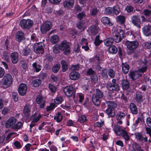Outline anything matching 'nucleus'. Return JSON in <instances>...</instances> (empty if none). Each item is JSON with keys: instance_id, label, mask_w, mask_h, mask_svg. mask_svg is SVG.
Returning <instances> with one entry per match:
<instances>
[{"instance_id": "obj_1", "label": "nucleus", "mask_w": 151, "mask_h": 151, "mask_svg": "<svg viewBox=\"0 0 151 151\" xmlns=\"http://www.w3.org/2000/svg\"><path fill=\"white\" fill-rule=\"evenodd\" d=\"M13 82V78L12 75L9 73L5 74L1 81L0 82V85L2 88H6L12 85Z\"/></svg>"}, {"instance_id": "obj_2", "label": "nucleus", "mask_w": 151, "mask_h": 151, "mask_svg": "<svg viewBox=\"0 0 151 151\" xmlns=\"http://www.w3.org/2000/svg\"><path fill=\"white\" fill-rule=\"evenodd\" d=\"M70 43L65 40L63 41L59 45V47L63 54L66 55H68L70 52Z\"/></svg>"}, {"instance_id": "obj_3", "label": "nucleus", "mask_w": 151, "mask_h": 151, "mask_svg": "<svg viewBox=\"0 0 151 151\" xmlns=\"http://www.w3.org/2000/svg\"><path fill=\"white\" fill-rule=\"evenodd\" d=\"M125 45L128 50H127V54L130 55L133 53L134 50L137 47L139 43L137 41H130L127 40L126 42Z\"/></svg>"}, {"instance_id": "obj_4", "label": "nucleus", "mask_w": 151, "mask_h": 151, "mask_svg": "<svg viewBox=\"0 0 151 151\" xmlns=\"http://www.w3.org/2000/svg\"><path fill=\"white\" fill-rule=\"evenodd\" d=\"M108 90L113 91H118L120 90V87L119 84L116 82L115 79H112L111 82L107 83L106 86Z\"/></svg>"}, {"instance_id": "obj_5", "label": "nucleus", "mask_w": 151, "mask_h": 151, "mask_svg": "<svg viewBox=\"0 0 151 151\" xmlns=\"http://www.w3.org/2000/svg\"><path fill=\"white\" fill-rule=\"evenodd\" d=\"M120 11L119 7L118 6H114L112 7H109L105 9V14L109 15H118Z\"/></svg>"}, {"instance_id": "obj_6", "label": "nucleus", "mask_w": 151, "mask_h": 151, "mask_svg": "<svg viewBox=\"0 0 151 151\" xmlns=\"http://www.w3.org/2000/svg\"><path fill=\"white\" fill-rule=\"evenodd\" d=\"M45 45L43 43L40 42L35 44L33 46L34 52L37 54H43L44 53V47Z\"/></svg>"}, {"instance_id": "obj_7", "label": "nucleus", "mask_w": 151, "mask_h": 151, "mask_svg": "<svg viewBox=\"0 0 151 151\" xmlns=\"http://www.w3.org/2000/svg\"><path fill=\"white\" fill-rule=\"evenodd\" d=\"M21 27L23 29H29L33 25V22L30 19H23L20 22Z\"/></svg>"}, {"instance_id": "obj_8", "label": "nucleus", "mask_w": 151, "mask_h": 151, "mask_svg": "<svg viewBox=\"0 0 151 151\" xmlns=\"http://www.w3.org/2000/svg\"><path fill=\"white\" fill-rule=\"evenodd\" d=\"M51 27V22L49 21H46L41 26L40 28L41 32L43 34H45L50 30Z\"/></svg>"}, {"instance_id": "obj_9", "label": "nucleus", "mask_w": 151, "mask_h": 151, "mask_svg": "<svg viewBox=\"0 0 151 151\" xmlns=\"http://www.w3.org/2000/svg\"><path fill=\"white\" fill-rule=\"evenodd\" d=\"M63 91L67 96L70 97L73 95V97H74L75 92L73 86H69L65 87L64 88Z\"/></svg>"}, {"instance_id": "obj_10", "label": "nucleus", "mask_w": 151, "mask_h": 151, "mask_svg": "<svg viewBox=\"0 0 151 151\" xmlns=\"http://www.w3.org/2000/svg\"><path fill=\"white\" fill-rule=\"evenodd\" d=\"M114 40L116 43L120 42L124 36V33L122 30L120 29L119 32L116 33L113 35Z\"/></svg>"}, {"instance_id": "obj_11", "label": "nucleus", "mask_w": 151, "mask_h": 151, "mask_svg": "<svg viewBox=\"0 0 151 151\" xmlns=\"http://www.w3.org/2000/svg\"><path fill=\"white\" fill-rule=\"evenodd\" d=\"M132 23L139 28L141 27V22L139 17L137 15L133 16L131 17Z\"/></svg>"}, {"instance_id": "obj_12", "label": "nucleus", "mask_w": 151, "mask_h": 151, "mask_svg": "<svg viewBox=\"0 0 151 151\" xmlns=\"http://www.w3.org/2000/svg\"><path fill=\"white\" fill-rule=\"evenodd\" d=\"M27 86L25 84H21L18 88V91L19 94L22 96L24 95L27 93Z\"/></svg>"}, {"instance_id": "obj_13", "label": "nucleus", "mask_w": 151, "mask_h": 151, "mask_svg": "<svg viewBox=\"0 0 151 151\" xmlns=\"http://www.w3.org/2000/svg\"><path fill=\"white\" fill-rule=\"evenodd\" d=\"M10 59L13 64H17L18 62L19 59L18 53L16 52L12 53L10 55Z\"/></svg>"}, {"instance_id": "obj_14", "label": "nucleus", "mask_w": 151, "mask_h": 151, "mask_svg": "<svg viewBox=\"0 0 151 151\" xmlns=\"http://www.w3.org/2000/svg\"><path fill=\"white\" fill-rule=\"evenodd\" d=\"M17 122L16 119L13 117H10L6 122L5 123V127L7 128H9L14 125Z\"/></svg>"}, {"instance_id": "obj_15", "label": "nucleus", "mask_w": 151, "mask_h": 151, "mask_svg": "<svg viewBox=\"0 0 151 151\" xmlns=\"http://www.w3.org/2000/svg\"><path fill=\"white\" fill-rule=\"evenodd\" d=\"M142 75L139 73L137 71L130 72L129 74V76L130 78L132 80H135L138 78L139 77L141 76Z\"/></svg>"}, {"instance_id": "obj_16", "label": "nucleus", "mask_w": 151, "mask_h": 151, "mask_svg": "<svg viewBox=\"0 0 151 151\" xmlns=\"http://www.w3.org/2000/svg\"><path fill=\"white\" fill-rule=\"evenodd\" d=\"M125 116V114L122 111L118 112L116 116V119L117 121V123L122 124V120L124 119Z\"/></svg>"}, {"instance_id": "obj_17", "label": "nucleus", "mask_w": 151, "mask_h": 151, "mask_svg": "<svg viewBox=\"0 0 151 151\" xmlns=\"http://www.w3.org/2000/svg\"><path fill=\"white\" fill-rule=\"evenodd\" d=\"M79 73L76 71H73L70 72L69 74L70 79L73 81H76L79 79L80 77Z\"/></svg>"}, {"instance_id": "obj_18", "label": "nucleus", "mask_w": 151, "mask_h": 151, "mask_svg": "<svg viewBox=\"0 0 151 151\" xmlns=\"http://www.w3.org/2000/svg\"><path fill=\"white\" fill-rule=\"evenodd\" d=\"M136 138L139 141L141 142H147V137L145 136V137L143 136L142 134L140 132H137L134 134Z\"/></svg>"}, {"instance_id": "obj_19", "label": "nucleus", "mask_w": 151, "mask_h": 151, "mask_svg": "<svg viewBox=\"0 0 151 151\" xmlns=\"http://www.w3.org/2000/svg\"><path fill=\"white\" fill-rule=\"evenodd\" d=\"M110 19L107 17H102L101 21L103 24L108 27L112 26L114 24L111 23L110 21Z\"/></svg>"}, {"instance_id": "obj_20", "label": "nucleus", "mask_w": 151, "mask_h": 151, "mask_svg": "<svg viewBox=\"0 0 151 151\" xmlns=\"http://www.w3.org/2000/svg\"><path fill=\"white\" fill-rule=\"evenodd\" d=\"M143 33L146 36L151 35V26L146 25L142 28Z\"/></svg>"}, {"instance_id": "obj_21", "label": "nucleus", "mask_w": 151, "mask_h": 151, "mask_svg": "<svg viewBox=\"0 0 151 151\" xmlns=\"http://www.w3.org/2000/svg\"><path fill=\"white\" fill-rule=\"evenodd\" d=\"M104 104L106 105L107 108L115 109L117 107V104L113 101H106Z\"/></svg>"}, {"instance_id": "obj_22", "label": "nucleus", "mask_w": 151, "mask_h": 151, "mask_svg": "<svg viewBox=\"0 0 151 151\" xmlns=\"http://www.w3.org/2000/svg\"><path fill=\"white\" fill-rule=\"evenodd\" d=\"M41 117V116L40 114L35 113L30 117V118L32 120V122H37L40 119Z\"/></svg>"}, {"instance_id": "obj_23", "label": "nucleus", "mask_w": 151, "mask_h": 151, "mask_svg": "<svg viewBox=\"0 0 151 151\" xmlns=\"http://www.w3.org/2000/svg\"><path fill=\"white\" fill-rule=\"evenodd\" d=\"M129 108L131 112L133 114H136L138 113V111L136 105L133 103L129 104Z\"/></svg>"}, {"instance_id": "obj_24", "label": "nucleus", "mask_w": 151, "mask_h": 151, "mask_svg": "<svg viewBox=\"0 0 151 151\" xmlns=\"http://www.w3.org/2000/svg\"><path fill=\"white\" fill-rule=\"evenodd\" d=\"M121 85L122 89L124 90H127L129 87L130 84L129 81L126 79L121 80Z\"/></svg>"}, {"instance_id": "obj_25", "label": "nucleus", "mask_w": 151, "mask_h": 151, "mask_svg": "<svg viewBox=\"0 0 151 151\" xmlns=\"http://www.w3.org/2000/svg\"><path fill=\"white\" fill-rule=\"evenodd\" d=\"M24 32L21 31L17 32L16 34V40L20 42L24 38Z\"/></svg>"}, {"instance_id": "obj_26", "label": "nucleus", "mask_w": 151, "mask_h": 151, "mask_svg": "<svg viewBox=\"0 0 151 151\" xmlns=\"http://www.w3.org/2000/svg\"><path fill=\"white\" fill-rule=\"evenodd\" d=\"M30 107L29 104L26 105L24 107L23 109V113L26 117L29 116L30 113Z\"/></svg>"}, {"instance_id": "obj_27", "label": "nucleus", "mask_w": 151, "mask_h": 151, "mask_svg": "<svg viewBox=\"0 0 151 151\" xmlns=\"http://www.w3.org/2000/svg\"><path fill=\"white\" fill-rule=\"evenodd\" d=\"M115 109L107 108L106 110V113L108 117H113L115 115Z\"/></svg>"}, {"instance_id": "obj_28", "label": "nucleus", "mask_w": 151, "mask_h": 151, "mask_svg": "<svg viewBox=\"0 0 151 151\" xmlns=\"http://www.w3.org/2000/svg\"><path fill=\"white\" fill-rule=\"evenodd\" d=\"M90 31L93 35H95L98 32L99 28L96 24L90 27Z\"/></svg>"}, {"instance_id": "obj_29", "label": "nucleus", "mask_w": 151, "mask_h": 151, "mask_svg": "<svg viewBox=\"0 0 151 151\" xmlns=\"http://www.w3.org/2000/svg\"><path fill=\"white\" fill-rule=\"evenodd\" d=\"M122 69L123 72L124 74H127L129 72V65L126 63H122Z\"/></svg>"}, {"instance_id": "obj_30", "label": "nucleus", "mask_w": 151, "mask_h": 151, "mask_svg": "<svg viewBox=\"0 0 151 151\" xmlns=\"http://www.w3.org/2000/svg\"><path fill=\"white\" fill-rule=\"evenodd\" d=\"M31 50L28 47H25L22 51V55L23 56H27L31 54Z\"/></svg>"}, {"instance_id": "obj_31", "label": "nucleus", "mask_w": 151, "mask_h": 151, "mask_svg": "<svg viewBox=\"0 0 151 151\" xmlns=\"http://www.w3.org/2000/svg\"><path fill=\"white\" fill-rule=\"evenodd\" d=\"M74 1L73 0H65L63 2L64 7L67 8L72 7L74 4Z\"/></svg>"}, {"instance_id": "obj_32", "label": "nucleus", "mask_w": 151, "mask_h": 151, "mask_svg": "<svg viewBox=\"0 0 151 151\" xmlns=\"http://www.w3.org/2000/svg\"><path fill=\"white\" fill-rule=\"evenodd\" d=\"M125 19V17L123 15L118 16L116 18L117 22L121 25L124 23Z\"/></svg>"}, {"instance_id": "obj_33", "label": "nucleus", "mask_w": 151, "mask_h": 151, "mask_svg": "<svg viewBox=\"0 0 151 151\" xmlns=\"http://www.w3.org/2000/svg\"><path fill=\"white\" fill-rule=\"evenodd\" d=\"M100 98L93 95L92 97V102L93 104L96 106H98L100 105L101 100Z\"/></svg>"}, {"instance_id": "obj_34", "label": "nucleus", "mask_w": 151, "mask_h": 151, "mask_svg": "<svg viewBox=\"0 0 151 151\" xmlns=\"http://www.w3.org/2000/svg\"><path fill=\"white\" fill-rule=\"evenodd\" d=\"M93 95L98 98L101 99L104 96V93L102 91L98 89L96 90L95 93Z\"/></svg>"}, {"instance_id": "obj_35", "label": "nucleus", "mask_w": 151, "mask_h": 151, "mask_svg": "<svg viewBox=\"0 0 151 151\" xmlns=\"http://www.w3.org/2000/svg\"><path fill=\"white\" fill-rule=\"evenodd\" d=\"M32 66L34 70L36 72H40L42 68V67L40 65L37 64L36 62L32 64Z\"/></svg>"}, {"instance_id": "obj_36", "label": "nucleus", "mask_w": 151, "mask_h": 151, "mask_svg": "<svg viewBox=\"0 0 151 151\" xmlns=\"http://www.w3.org/2000/svg\"><path fill=\"white\" fill-rule=\"evenodd\" d=\"M114 40L111 38L109 37L107 38L104 41V43L106 46H111L113 43Z\"/></svg>"}, {"instance_id": "obj_37", "label": "nucleus", "mask_w": 151, "mask_h": 151, "mask_svg": "<svg viewBox=\"0 0 151 151\" xmlns=\"http://www.w3.org/2000/svg\"><path fill=\"white\" fill-rule=\"evenodd\" d=\"M135 99L137 103L139 104H140L143 101L142 95L140 93H136Z\"/></svg>"}, {"instance_id": "obj_38", "label": "nucleus", "mask_w": 151, "mask_h": 151, "mask_svg": "<svg viewBox=\"0 0 151 151\" xmlns=\"http://www.w3.org/2000/svg\"><path fill=\"white\" fill-rule=\"evenodd\" d=\"M61 64L62 68V71L63 72H65L68 69V65L66 62L63 60L61 61Z\"/></svg>"}, {"instance_id": "obj_39", "label": "nucleus", "mask_w": 151, "mask_h": 151, "mask_svg": "<svg viewBox=\"0 0 151 151\" xmlns=\"http://www.w3.org/2000/svg\"><path fill=\"white\" fill-rule=\"evenodd\" d=\"M108 51L111 54H115L117 52L118 50L115 46L113 45L109 47Z\"/></svg>"}, {"instance_id": "obj_40", "label": "nucleus", "mask_w": 151, "mask_h": 151, "mask_svg": "<svg viewBox=\"0 0 151 151\" xmlns=\"http://www.w3.org/2000/svg\"><path fill=\"white\" fill-rule=\"evenodd\" d=\"M42 81L39 79H36L32 81V86L34 87H37L41 84Z\"/></svg>"}, {"instance_id": "obj_41", "label": "nucleus", "mask_w": 151, "mask_h": 151, "mask_svg": "<svg viewBox=\"0 0 151 151\" xmlns=\"http://www.w3.org/2000/svg\"><path fill=\"white\" fill-rule=\"evenodd\" d=\"M123 130L119 126L117 125L114 127L115 132L118 135L120 136L122 131H123Z\"/></svg>"}, {"instance_id": "obj_42", "label": "nucleus", "mask_w": 151, "mask_h": 151, "mask_svg": "<svg viewBox=\"0 0 151 151\" xmlns=\"http://www.w3.org/2000/svg\"><path fill=\"white\" fill-rule=\"evenodd\" d=\"M63 118V116L62 114L60 113H58L55 115L54 119L58 122H60L61 121Z\"/></svg>"}, {"instance_id": "obj_43", "label": "nucleus", "mask_w": 151, "mask_h": 151, "mask_svg": "<svg viewBox=\"0 0 151 151\" xmlns=\"http://www.w3.org/2000/svg\"><path fill=\"white\" fill-rule=\"evenodd\" d=\"M121 134L120 135H122L125 140L128 141L129 140V136L126 130H123V131H122Z\"/></svg>"}, {"instance_id": "obj_44", "label": "nucleus", "mask_w": 151, "mask_h": 151, "mask_svg": "<svg viewBox=\"0 0 151 151\" xmlns=\"http://www.w3.org/2000/svg\"><path fill=\"white\" fill-rule=\"evenodd\" d=\"M58 37L56 35L52 36L51 37L50 41L52 43L55 44L58 42Z\"/></svg>"}, {"instance_id": "obj_45", "label": "nucleus", "mask_w": 151, "mask_h": 151, "mask_svg": "<svg viewBox=\"0 0 151 151\" xmlns=\"http://www.w3.org/2000/svg\"><path fill=\"white\" fill-rule=\"evenodd\" d=\"M100 36L98 35H97L96 37L95 40V41L94 42V44L96 46H99L100 44H101L103 42V41L99 39Z\"/></svg>"}, {"instance_id": "obj_46", "label": "nucleus", "mask_w": 151, "mask_h": 151, "mask_svg": "<svg viewBox=\"0 0 151 151\" xmlns=\"http://www.w3.org/2000/svg\"><path fill=\"white\" fill-rule=\"evenodd\" d=\"M108 74L111 78H114L115 77V72L113 69H110L108 70Z\"/></svg>"}, {"instance_id": "obj_47", "label": "nucleus", "mask_w": 151, "mask_h": 151, "mask_svg": "<svg viewBox=\"0 0 151 151\" xmlns=\"http://www.w3.org/2000/svg\"><path fill=\"white\" fill-rule=\"evenodd\" d=\"M86 14L85 12H83L81 13H79L78 14L77 17L78 19L80 20H82L83 19L85 18L86 17Z\"/></svg>"}, {"instance_id": "obj_48", "label": "nucleus", "mask_w": 151, "mask_h": 151, "mask_svg": "<svg viewBox=\"0 0 151 151\" xmlns=\"http://www.w3.org/2000/svg\"><path fill=\"white\" fill-rule=\"evenodd\" d=\"M22 126V122H19L16 124L12 126V128L13 129H19L21 128Z\"/></svg>"}, {"instance_id": "obj_49", "label": "nucleus", "mask_w": 151, "mask_h": 151, "mask_svg": "<svg viewBox=\"0 0 151 151\" xmlns=\"http://www.w3.org/2000/svg\"><path fill=\"white\" fill-rule=\"evenodd\" d=\"M60 68V65L59 64H57L54 66L52 68V70L54 73H57L59 71Z\"/></svg>"}, {"instance_id": "obj_50", "label": "nucleus", "mask_w": 151, "mask_h": 151, "mask_svg": "<svg viewBox=\"0 0 151 151\" xmlns=\"http://www.w3.org/2000/svg\"><path fill=\"white\" fill-rule=\"evenodd\" d=\"M91 78L92 82L96 83L98 80V76L96 73L92 76Z\"/></svg>"}, {"instance_id": "obj_51", "label": "nucleus", "mask_w": 151, "mask_h": 151, "mask_svg": "<svg viewBox=\"0 0 151 151\" xmlns=\"http://www.w3.org/2000/svg\"><path fill=\"white\" fill-rule=\"evenodd\" d=\"M80 64H77L76 65H72L71 67V70L73 71H76L78 70L80 68Z\"/></svg>"}, {"instance_id": "obj_52", "label": "nucleus", "mask_w": 151, "mask_h": 151, "mask_svg": "<svg viewBox=\"0 0 151 151\" xmlns=\"http://www.w3.org/2000/svg\"><path fill=\"white\" fill-rule=\"evenodd\" d=\"M38 40V37L37 35L35 33H33L31 36V40L33 42H37Z\"/></svg>"}, {"instance_id": "obj_53", "label": "nucleus", "mask_w": 151, "mask_h": 151, "mask_svg": "<svg viewBox=\"0 0 151 151\" xmlns=\"http://www.w3.org/2000/svg\"><path fill=\"white\" fill-rule=\"evenodd\" d=\"M48 88L50 90L51 92L54 93L55 92L56 89V88L54 86L51 84L49 85Z\"/></svg>"}, {"instance_id": "obj_54", "label": "nucleus", "mask_w": 151, "mask_h": 151, "mask_svg": "<svg viewBox=\"0 0 151 151\" xmlns=\"http://www.w3.org/2000/svg\"><path fill=\"white\" fill-rule=\"evenodd\" d=\"M147 66H144L139 68L137 71L139 73H143L146 71L147 69Z\"/></svg>"}, {"instance_id": "obj_55", "label": "nucleus", "mask_w": 151, "mask_h": 151, "mask_svg": "<svg viewBox=\"0 0 151 151\" xmlns=\"http://www.w3.org/2000/svg\"><path fill=\"white\" fill-rule=\"evenodd\" d=\"M87 119L86 116L84 115H82L80 116L78 119V121L81 123L87 121Z\"/></svg>"}, {"instance_id": "obj_56", "label": "nucleus", "mask_w": 151, "mask_h": 151, "mask_svg": "<svg viewBox=\"0 0 151 151\" xmlns=\"http://www.w3.org/2000/svg\"><path fill=\"white\" fill-rule=\"evenodd\" d=\"M12 99L15 102H17L18 99V95L16 93H13L12 94Z\"/></svg>"}, {"instance_id": "obj_57", "label": "nucleus", "mask_w": 151, "mask_h": 151, "mask_svg": "<svg viewBox=\"0 0 151 151\" xmlns=\"http://www.w3.org/2000/svg\"><path fill=\"white\" fill-rule=\"evenodd\" d=\"M63 98L62 96L59 97L54 100V101L55 103L59 104L61 103L63 101Z\"/></svg>"}, {"instance_id": "obj_58", "label": "nucleus", "mask_w": 151, "mask_h": 151, "mask_svg": "<svg viewBox=\"0 0 151 151\" xmlns=\"http://www.w3.org/2000/svg\"><path fill=\"white\" fill-rule=\"evenodd\" d=\"M95 73H96V72L92 68L88 69L87 71V75L89 76H92Z\"/></svg>"}, {"instance_id": "obj_59", "label": "nucleus", "mask_w": 151, "mask_h": 151, "mask_svg": "<svg viewBox=\"0 0 151 151\" xmlns=\"http://www.w3.org/2000/svg\"><path fill=\"white\" fill-rule=\"evenodd\" d=\"M101 74L104 78H107L108 77L107 71L105 69H103L102 70Z\"/></svg>"}, {"instance_id": "obj_60", "label": "nucleus", "mask_w": 151, "mask_h": 151, "mask_svg": "<svg viewBox=\"0 0 151 151\" xmlns=\"http://www.w3.org/2000/svg\"><path fill=\"white\" fill-rule=\"evenodd\" d=\"M43 98V97L40 95L37 96L36 99L37 103L38 104H40L42 102Z\"/></svg>"}, {"instance_id": "obj_61", "label": "nucleus", "mask_w": 151, "mask_h": 151, "mask_svg": "<svg viewBox=\"0 0 151 151\" xmlns=\"http://www.w3.org/2000/svg\"><path fill=\"white\" fill-rule=\"evenodd\" d=\"M55 105L54 103L51 104L50 105L48 106L46 109V110L47 111H48L51 110H52L55 107Z\"/></svg>"}, {"instance_id": "obj_62", "label": "nucleus", "mask_w": 151, "mask_h": 151, "mask_svg": "<svg viewBox=\"0 0 151 151\" xmlns=\"http://www.w3.org/2000/svg\"><path fill=\"white\" fill-rule=\"evenodd\" d=\"M126 9L128 12L130 13L133 11L134 7L132 6H127L126 7Z\"/></svg>"}, {"instance_id": "obj_63", "label": "nucleus", "mask_w": 151, "mask_h": 151, "mask_svg": "<svg viewBox=\"0 0 151 151\" xmlns=\"http://www.w3.org/2000/svg\"><path fill=\"white\" fill-rule=\"evenodd\" d=\"M144 14L146 16H150L151 15V11L147 9L143 11Z\"/></svg>"}, {"instance_id": "obj_64", "label": "nucleus", "mask_w": 151, "mask_h": 151, "mask_svg": "<svg viewBox=\"0 0 151 151\" xmlns=\"http://www.w3.org/2000/svg\"><path fill=\"white\" fill-rule=\"evenodd\" d=\"M104 124V121L101 122H97L94 125L96 127H102Z\"/></svg>"}]
</instances>
